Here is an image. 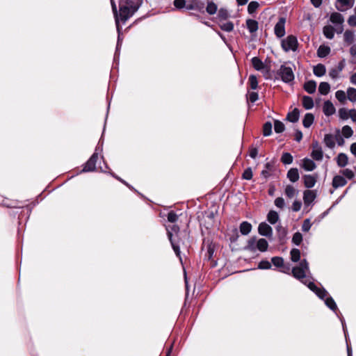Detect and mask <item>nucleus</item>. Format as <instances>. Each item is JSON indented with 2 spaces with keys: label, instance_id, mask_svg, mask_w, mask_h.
Returning a JSON list of instances; mask_svg holds the SVG:
<instances>
[{
  "label": "nucleus",
  "instance_id": "nucleus-1",
  "mask_svg": "<svg viewBox=\"0 0 356 356\" xmlns=\"http://www.w3.org/2000/svg\"><path fill=\"white\" fill-rule=\"evenodd\" d=\"M309 273V264L306 259L300 261V264L291 269V274L297 280L307 285L308 288L314 292L320 298H324L327 295V291L325 289L317 287L315 284L307 278V273Z\"/></svg>",
  "mask_w": 356,
  "mask_h": 356
},
{
  "label": "nucleus",
  "instance_id": "nucleus-2",
  "mask_svg": "<svg viewBox=\"0 0 356 356\" xmlns=\"http://www.w3.org/2000/svg\"><path fill=\"white\" fill-rule=\"evenodd\" d=\"M142 2L143 0H120L118 12L115 3L113 2L115 22H119L120 19L122 22L127 21L138 9Z\"/></svg>",
  "mask_w": 356,
  "mask_h": 356
},
{
  "label": "nucleus",
  "instance_id": "nucleus-3",
  "mask_svg": "<svg viewBox=\"0 0 356 356\" xmlns=\"http://www.w3.org/2000/svg\"><path fill=\"white\" fill-rule=\"evenodd\" d=\"M168 237L170 241L172 248L175 252L176 255L179 257L180 261H181V258L180 256V249L178 243L173 238V234H177L179 232V227L178 225H173L170 227H166Z\"/></svg>",
  "mask_w": 356,
  "mask_h": 356
},
{
  "label": "nucleus",
  "instance_id": "nucleus-4",
  "mask_svg": "<svg viewBox=\"0 0 356 356\" xmlns=\"http://www.w3.org/2000/svg\"><path fill=\"white\" fill-rule=\"evenodd\" d=\"M282 49L286 51H296L298 47V42L297 38L293 35H288L281 42Z\"/></svg>",
  "mask_w": 356,
  "mask_h": 356
},
{
  "label": "nucleus",
  "instance_id": "nucleus-5",
  "mask_svg": "<svg viewBox=\"0 0 356 356\" xmlns=\"http://www.w3.org/2000/svg\"><path fill=\"white\" fill-rule=\"evenodd\" d=\"M277 75L281 78L282 81L284 83H289L294 80V74L290 67L286 65H281L277 71Z\"/></svg>",
  "mask_w": 356,
  "mask_h": 356
},
{
  "label": "nucleus",
  "instance_id": "nucleus-6",
  "mask_svg": "<svg viewBox=\"0 0 356 356\" xmlns=\"http://www.w3.org/2000/svg\"><path fill=\"white\" fill-rule=\"evenodd\" d=\"M98 159L97 153L95 152L90 156V158L88 160V161L85 163L83 170L81 172H92L96 169V163Z\"/></svg>",
  "mask_w": 356,
  "mask_h": 356
},
{
  "label": "nucleus",
  "instance_id": "nucleus-7",
  "mask_svg": "<svg viewBox=\"0 0 356 356\" xmlns=\"http://www.w3.org/2000/svg\"><path fill=\"white\" fill-rule=\"evenodd\" d=\"M311 156L315 161H321L323 157V152L322 147L320 146L318 142H314L312 143V151Z\"/></svg>",
  "mask_w": 356,
  "mask_h": 356
},
{
  "label": "nucleus",
  "instance_id": "nucleus-8",
  "mask_svg": "<svg viewBox=\"0 0 356 356\" xmlns=\"http://www.w3.org/2000/svg\"><path fill=\"white\" fill-rule=\"evenodd\" d=\"M258 232L260 235L266 236L270 239L273 237V229L265 222H261L259 225Z\"/></svg>",
  "mask_w": 356,
  "mask_h": 356
},
{
  "label": "nucleus",
  "instance_id": "nucleus-9",
  "mask_svg": "<svg viewBox=\"0 0 356 356\" xmlns=\"http://www.w3.org/2000/svg\"><path fill=\"white\" fill-rule=\"evenodd\" d=\"M273 10L268 8H266L259 15V19L261 22H264V21H268V22L273 21L275 15L273 13Z\"/></svg>",
  "mask_w": 356,
  "mask_h": 356
},
{
  "label": "nucleus",
  "instance_id": "nucleus-10",
  "mask_svg": "<svg viewBox=\"0 0 356 356\" xmlns=\"http://www.w3.org/2000/svg\"><path fill=\"white\" fill-rule=\"evenodd\" d=\"M354 3V0H337L336 7L339 10L344 11L350 8Z\"/></svg>",
  "mask_w": 356,
  "mask_h": 356
},
{
  "label": "nucleus",
  "instance_id": "nucleus-11",
  "mask_svg": "<svg viewBox=\"0 0 356 356\" xmlns=\"http://www.w3.org/2000/svg\"><path fill=\"white\" fill-rule=\"evenodd\" d=\"M317 175H305L302 177L305 186L307 188H311L314 186L317 180Z\"/></svg>",
  "mask_w": 356,
  "mask_h": 356
},
{
  "label": "nucleus",
  "instance_id": "nucleus-12",
  "mask_svg": "<svg viewBox=\"0 0 356 356\" xmlns=\"http://www.w3.org/2000/svg\"><path fill=\"white\" fill-rule=\"evenodd\" d=\"M301 167L306 171H312L316 169V165L313 160L305 158L302 160Z\"/></svg>",
  "mask_w": 356,
  "mask_h": 356
},
{
  "label": "nucleus",
  "instance_id": "nucleus-13",
  "mask_svg": "<svg viewBox=\"0 0 356 356\" xmlns=\"http://www.w3.org/2000/svg\"><path fill=\"white\" fill-rule=\"evenodd\" d=\"M323 111L325 115L330 116L335 113L336 109L333 104L330 101L327 100L323 104Z\"/></svg>",
  "mask_w": 356,
  "mask_h": 356
},
{
  "label": "nucleus",
  "instance_id": "nucleus-14",
  "mask_svg": "<svg viewBox=\"0 0 356 356\" xmlns=\"http://www.w3.org/2000/svg\"><path fill=\"white\" fill-rule=\"evenodd\" d=\"M347 184L346 179L341 175H336L332 179V186L334 188L344 186Z\"/></svg>",
  "mask_w": 356,
  "mask_h": 356
},
{
  "label": "nucleus",
  "instance_id": "nucleus-15",
  "mask_svg": "<svg viewBox=\"0 0 356 356\" xmlns=\"http://www.w3.org/2000/svg\"><path fill=\"white\" fill-rule=\"evenodd\" d=\"M316 198V193L314 191L307 190L304 192L303 200L305 204H309Z\"/></svg>",
  "mask_w": 356,
  "mask_h": 356
},
{
  "label": "nucleus",
  "instance_id": "nucleus-16",
  "mask_svg": "<svg viewBox=\"0 0 356 356\" xmlns=\"http://www.w3.org/2000/svg\"><path fill=\"white\" fill-rule=\"evenodd\" d=\"M336 161H337V163L339 167L343 168L348 163V157L346 154L340 153L338 154L337 157L336 158Z\"/></svg>",
  "mask_w": 356,
  "mask_h": 356
},
{
  "label": "nucleus",
  "instance_id": "nucleus-17",
  "mask_svg": "<svg viewBox=\"0 0 356 356\" xmlns=\"http://www.w3.org/2000/svg\"><path fill=\"white\" fill-rule=\"evenodd\" d=\"M287 178L292 182L297 181L299 178V172L297 168H291L287 172Z\"/></svg>",
  "mask_w": 356,
  "mask_h": 356
},
{
  "label": "nucleus",
  "instance_id": "nucleus-18",
  "mask_svg": "<svg viewBox=\"0 0 356 356\" xmlns=\"http://www.w3.org/2000/svg\"><path fill=\"white\" fill-rule=\"evenodd\" d=\"M304 89L306 92L309 94H313L315 92L316 90V81L311 80L305 83Z\"/></svg>",
  "mask_w": 356,
  "mask_h": 356
},
{
  "label": "nucleus",
  "instance_id": "nucleus-19",
  "mask_svg": "<svg viewBox=\"0 0 356 356\" xmlns=\"http://www.w3.org/2000/svg\"><path fill=\"white\" fill-rule=\"evenodd\" d=\"M324 143L325 145L332 149L335 146V137L332 134H325L324 136Z\"/></svg>",
  "mask_w": 356,
  "mask_h": 356
},
{
  "label": "nucleus",
  "instance_id": "nucleus-20",
  "mask_svg": "<svg viewBox=\"0 0 356 356\" xmlns=\"http://www.w3.org/2000/svg\"><path fill=\"white\" fill-rule=\"evenodd\" d=\"M327 296V294L326 295ZM327 296H325L324 298H322L323 300L325 299V305L331 309L334 312H335L337 314V311H338V308H337V306L336 305V302H334V300H333V298L332 297H327L326 298Z\"/></svg>",
  "mask_w": 356,
  "mask_h": 356
},
{
  "label": "nucleus",
  "instance_id": "nucleus-21",
  "mask_svg": "<svg viewBox=\"0 0 356 356\" xmlns=\"http://www.w3.org/2000/svg\"><path fill=\"white\" fill-rule=\"evenodd\" d=\"M313 72L314 75L318 77L323 76L326 72L325 65L321 63L318 64L317 65L314 67Z\"/></svg>",
  "mask_w": 356,
  "mask_h": 356
},
{
  "label": "nucleus",
  "instance_id": "nucleus-22",
  "mask_svg": "<svg viewBox=\"0 0 356 356\" xmlns=\"http://www.w3.org/2000/svg\"><path fill=\"white\" fill-rule=\"evenodd\" d=\"M302 104L304 108L309 110L314 107L313 99L309 96H303L302 99Z\"/></svg>",
  "mask_w": 356,
  "mask_h": 356
},
{
  "label": "nucleus",
  "instance_id": "nucleus-23",
  "mask_svg": "<svg viewBox=\"0 0 356 356\" xmlns=\"http://www.w3.org/2000/svg\"><path fill=\"white\" fill-rule=\"evenodd\" d=\"M251 61L253 67L257 71L262 70L265 67L264 63L258 57H253Z\"/></svg>",
  "mask_w": 356,
  "mask_h": 356
},
{
  "label": "nucleus",
  "instance_id": "nucleus-24",
  "mask_svg": "<svg viewBox=\"0 0 356 356\" xmlns=\"http://www.w3.org/2000/svg\"><path fill=\"white\" fill-rule=\"evenodd\" d=\"M274 32L277 38L283 37L286 33L284 24H275Z\"/></svg>",
  "mask_w": 356,
  "mask_h": 356
},
{
  "label": "nucleus",
  "instance_id": "nucleus-25",
  "mask_svg": "<svg viewBox=\"0 0 356 356\" xmlns=\"http://www.w3.org/2000/svg\"><path fill=\"white\" fill-rule=\"evenodd\" d=\"M252 230V225L250 222L244 221L240 225V232L243 235L248 234Z\"/></svg>",
  "mask_w": 356,
  "mask_h": 356
},
{
  "label": "nucleus",
  "instance_id": "nucleus-26",
  "mask_svg": "<svg viewBox=\"0 0 356 356\" xmlns=\"http://www.w3.org/2000/svg\"><path fill=\"white\" fill-rule=\"evenodd\" d=\"M330 52V48L327 46L321 45L317 50V55L320 58H325Z\"/></svg>",
  "mask_w": 356,
  "mask_h": 356
},
{
  "label": "nucleus",
  "instance_id": "nucleus-27",
  "mask_svg": "<svg viewBox=\"0 0 356 356\" xmlns=\"http://www.w3.org/2000/svg\"><path fill=\"white\" fill-rule=\"evenodd\" d=\"M257 238L256 237H252L248 241L247 245L245 247V250L254 252L257 250Z\"/></svg>",
  "mask_w": 356,
  "mask_h": 356
},
{
  "label": "nucleus",
  "instance_id": "nucleus-28",
  "mask_svg": "<svg viewBox=\"0 0 356 356\" xmlns=\"http://www.w3.org/2000/svg\"><path fill=\"white\" fill-rule=\"evenodd\" d=\"M314 117L312 113H306L303 120V126L306 128H309L314 122Z\"/></svg>",
  "mask_w": 356,
  "mask_h": 356
},
{
  "label": "nucleus",
  "instance_id": "nucleus-29",
  "mask_svg": "<svg viewBox=\"0 0 356 356\" xmlns=\"http://www.w3.org/2000/svg\"><path fill=\"white\" fill-rule=\"evenodd\" d=\"M268 247V241L265 238H259L257 242V249L261 252H265Z\"/></svg>",
  "mask_w": 356,
  "mask_h": 356
},
{
  "label": "nucleus",
  "instance_id": "nucleus-30",
  "mask_svg": "<svg viewBox=\"0 0 356 356\" xmlns=\"http://www.w3.org/2000/svg\"><path fill=\"white\" fill-rule=\"evenodd\" d=\"M299 111L298 108H294L293 111L287 115V120L291 122H296L299 119Z\"/></svg>",
  "mask_w": 356,
  "mask_h": 356
},
{
  "label": "nucleus",
  "instance_id": "nucleus-31",
  "mask_svg": "<svg viewBox=\"0 0 356 356\" xmlns=\"http://www.w3.org/2000/svg\"><path fill=\"white\" fill-rule=\"evenodd\" d=\"M330 90V86L327 82H321L318 86V91L323 95H326Z\"/></svg>",
  "mask_w": 356,
  "mask_h": 356
},
{
  "label": "nucleus",
  "instance_id": "nucleus-32",
  "mask_svg": "<svg viewBox=\"0 0 356 356\" xmlns=\"http://www.w3.org/2000/svg\"><path fill=\"white\" fill-rule=\"evenodd\" d=\"M324 35L328 39H332L334 35V27L329 24L323 28Z\"/></svg>",
  "mask_w": 356,
  "mask_h": 356
},
{
  "label": "nucleus",
  "instance_id": "nucleus-33",
  "mask_svg": "<svg viewBox=\"0 0 356 356\" xmlns=\"http://www.w3.org/2000/svg\"><path fill=\"white\" fill-rule=\"evenodd\" d=\"M267 220L270 224L274 225L278 221L279 215L276 211H270L267 215Z\"/></svg>",
  "mask_w": 356,
  "mask_h": 356
},
{
  "label": "nucleus",
  "instance_id": "nucleus-34",
  "mask_svg": "<svg viewBox=\"0 0 356 356\" xmlns=\"http://www.w3.org/2000/svg\"><path fill=\"white\" fill-rule=\"evenodd\" d=\"M291 260L293 262H298L300 259V251L297 248H293L290 252Z\"/></svg>",
  "mask_w": 356,
  "mask_h": 356
},
{
  "label": "nucleus",
  "instance_id": "nucleus-35",
  "mask_svg": "<svg viewBox=\"0 0 356 356\" xmlns=\"http://www.w3.org/2000/svg\"><path fill=\"white\" fill-rule=\"evenodd\" d=\"M347 98L352 102H356V88L350 87L347 89Z\"/></svg>",
  "mask_w": 356,
  "mask_h": 356
},
{
  "label": "nucleus",
  "instance_id": "nucleus-36",
  "mask_svg": "<svg viewBox=\"0 0 356 356\" xmlns=\"http://www.w3.org/2000/svg\"><path fill=\"white\" fill-rule=\"evenodd\" d=\"M330 22H343L344 19L341 14L333 13L330 17Z\"/></svg>",
  "mask_w": 356,
  "mask_h": 356
},
{
  "label": "nucleus",
  "instance_id": "nucleus-37",
  "mask_svg": "<svg viewBox=\"0 0 356 356\" xmlns=\"http://www.w3.org/2000/svg\"><path fill=\"white\" fill-rule=\"evenodd\" d=\"M341 134L343 136L348 138L353 136V131L350 126L345 125L342 127Z\"/></svg>",
  "mask_w": 356,
  "mask_h": 356
},
{
  "label": "nucleus",
  "instance_id": "nucleus-38",
  "mask_svg": "<svg viewBox=\"0 0 356 356\" xmlns=\"http://www.w3.org/2000/svg\"><path fill=\"white\" fill-rule=\"evenodd\" d=\"M293 156L290 153L284 152L282 155L281 161L284 164H291L293 162Z\"/></svg>",
  "mask_w": 356,
  "mask_h": 356
},
{
  "label": "nucleus",
  "instance_id": "nucleus-39",
  "mask_svg": "<svg viewBox=\"0 0 356 356\" xmlns=\"http://www.w3.org/2000/svg\"><path fill=\"white\" fill-rule=\"evenodd\" d=\"M285 126L280 120H275L274 122V130L276 133H282L284 131Z\"/></svg>",
  "mask_w": 356,
  "mask_h": 356
},
{
  "label": "nucleus",
  "instance_id": "nucleus-40",
  "mask_svg": "<svg viewBox=\"0 0 356 356\" xmlns=\"http://www.w3.org/2000/svg\"><path fill=\"white\" fill-rule=\"evenodd\" d=\"M207 12L210 15H213L217 11V6L213 1L209 2L206 8Z\"/></svg>",
  "mask_w": 356,
  "mask_h": 356
},
{
  "label": "nucleus",
  "instance_id": "nucleus-41",
  "mask_svg": "<svg viewBox=\"0 0 356 356\" xmlns=\"http://www.w3.org/2000/svg\"><path fill=\"white\" fill-rule=\"evenodd\" d=\"M272 133V124L270 122H266L263 127V134L264 136H268Z\"/></svg>",
  "mask_w": 356,
  "mask_h": 356
},
{
  "label": "nucleus",
  "instance_id": "nucleus-42",
  "mask_svg": "<svg viewBox=\"0 0 356 356\" xmlns=\"http://www.w3.org/2000/svg\"><path fill=\"white\" fill-rule=\"evenodd\" d=\"M272 264L277 268H280L283 266L284 263V259L281 257H274L271 259Z\"/></svg>",
  "mask_w": 356,
  "mask_h": 356
},
{
  "label": "nucleus",
  "instance_id": "nucleus-43",
  "mask_svg": "<svg viewBox=\"0 0 356 356\" xmlns=\"http://www.w3.org/2000/svg\"><path fill=\"white\" fill-rule=\"evenodd\" d=\"M296 193V191L293 186H291V185L286 186V187L285 188V194L288 197L292 198L293 197H294Z\"/></svg>",
  "mask_w": 356,
  "mask_h": 356
},
{
  "label": "nucleus",
  "instance_id": "nucleus-44",
  "mask_svg": "<svg viewBox=\"0 0 356 356\" xmlns=\"http://www.w3.org/2000/svg\"><path fill=\"white\" fill-rule=\"evenodd\" d=\"M340 173L343 175V177H345L348 179H352L355 177L353 171L348 168L340 170Z\"/></svg>",
  "mask_w": 356,
  "mask_h": 356
},
{
  "label": "nucleus",
  "instance_id": "nucleus-45",
  "mask_svg": "<svg viewBox=\"0 0 356 356\" xmlns=\"http://www.w3.org/2000/svg\"><path fill=\"white\" fill-rule=\"evenodd\" d=\"M339 117L343 120H347L348 118H350V110L348 111L345 108H340L339 110Z\"/></svg>",
  "mask_w": 356,
  "mask_h": 356
},
{
  "label": "nucleus",
  "instance_id": "nucleus-46",
  "mask_svg": "<svg viewBox=\"0 0 356 356\" xmlns=\"http://www.w3.org/2000/svg\"><path fill=\"white\" fill-rule=\"evenodd\" d=\"M259 7V4L257 1H251L248 6V11L250 14L254 13L257 8Z\"/></svg>",
  "mask_w": 356,
  "mask_h": 356
},
{
  "label": "nucleus",
  "instance_id": "nucleus-47",
  "mask_svg": "<svg viewBox=\"0 0 356 356\" xmlns=\"http://www.w3.org/2000/svg\"><path fill=\"white\" fill-rule=\"evenodd\" d=\"M335 97L339 102L343 103L346 100L347 94L343 90H337L335 93Z\"/></svg>",
  "mask_w": 356,
  "mask_h": 356
},
{
  "label": "nucleus",
  "instance_id": "nucleus-48",
  "mask_svg": "<svg viewBox=\"0 0 356 356\" xmlns=\"http://www.w3.org/2000/svg\"><path fill=\"white\" fill-rule=\"evenodd\" d=\"M248 82L251 89L255 90L258 86V81L256 76L250 75L248 79Z\"/></svg>",
  "mask_w": 356,
  "mask_h": 356
},
{
  "label": "nucleus",
  "instance_id": "nucleus-49",
  "mask_svg": "<svg viewBox=\"0 0 356 356\" xmlns=\"http://www.w3.org/2000/svg\"><path fill=\"white\" fill-rule=\"evenodd\" d=\"M343 36L345 42L348 43H352L354 40V33L350 31H346Z\"/></svg>",
  "mask_w": 356,
  "mask_h": 356
},
{
  "label": "nucleus",
  "instance_id": "nucleus-50",
  "mask_svg": "<svg viewBox=\"0 0 356 356\" xmlns=\"http://www.w3.org/2000/svg\"><path fill=\"white\" fill-rule=\"evenodd\" d=\"M302 241V236L300 232H296L292 238V242L296 245H299Z\"/></svg>",
  "mask_w": 356,
  "mask_h": 356
},
{
  "label": "nucleus",
  "instance_id": "nucleus-51",
  "mask_svg": "<svg viewBox=\"0 0 356 356\" xmlns=\"http://www.w3.org/2000/svg\"><path fill=\"white\" fill-rule=\"evenodd\" d=\"M229 14L226 9L220 8L218 13V17L220 20H226L228 18Z\"/></svg>",
  "mask_w": 356,
  "mask_h": 356
},
{
  "label": "nucleus",
  "instance_id": "nucleus-52",
  "mask_svg": "<svg viewBox=\"0 0 356 356\" xmlns=\"http://www.w3.org/2000/svg\"><path fill=\"white\" fill-rule=\"evenodd\" d=\"M117 24V30L118 32V42H117V44H116L115 56L117 55L118 51H119V49L120 48L122 40L121 38V35H120V29H122V27L120 26V24Z\"/></svg>",
  "mask_w": 356,
  "mask_h": 356
},
{
  "label": "nucleus",
  "instance_id": "nucleus-53",
  "mask_svg": "<svg viewBox=\"0 0 356 356\" xmlns=\"http://www.w3.org/2000/svg\"><path fill=\"white\" fill-rule=\"evenodd\" d=\"M2 204L8 208H21L22 206L19 205L18 201H13L10 203H7L6 200H3Z\"/></svg>",
  "mask_w": 356,
  "mask_h": 356
},
{
  "label": "nucleus",
  "instance_id": "nucleus-54",
  "mask_svg": "<svg viewBox=\"0 0 356 356\" xmlns=\"http://www.w3.org/2000/svg\"><path fill=\"white\" fill-rule=\"evenodd\" d=\"M259 269H270L271 268V264L267 260H262L258 265Z\"/></svg>",
  "mask_w": 356,
  "mask_h": 356
},
{
  "label": "nucleus",
  "instance_id": "nucleus-55",
  "mask_svg": "<svg viewBox=\"0 0 356 356\" xmlns=\"http://www.w3.org/2000/svg\"><path fill=\"white\" fill-rule=\"evenodd\" d=\"M242 177L246 180H250L252 178V171L250 168H247L244 170Z\"/></svg>",
  "mask_w": 356,
  "mask_h": 356
},
{
  "label": "nucleus",
  "instance_id": "nucleus-56",
  "mask_svg": "<svg viewBox=\"0 0 356 356\" xmlns=\"http://www.w3.org/2000/svg\"><path fill=\"white\" fill-rule=\"evenodd\" d=\"M312 227V223L309 219H305L302 225V230L305 232H307Z\"/></svg>",
  "mask_w": 356,
  "mask_h": 356
},
{
  "label": "nucleus",
  "instance_id": "nucleus-57",
  "mask_svg": "<svg viewBox=\"0 0 356 356\" xmlns=\"http://www.w3.org/2000/svg\"><path fill=\"white\" fill-rule=\"evenodd\" d=\"M178 219V216L173 211L168 213V220L170 222H175Z\"/></svg>",
  "mask_w": 356,
  "mask_h": 356
},
{
  "label": "nucleus",
  "instance_id": "nucleus-58",
  "mask_svg": "<svg viewBox=\"0 0 356 356\" xmlns=\"http://www.w3.org/2000/svg\"><path fill=\"white\" fill-rule=\"evenodd\" d=\"M276 229L278 232L279 238H284L286 234V230L282 225H279L277 226Z\"/></svg>",
  "mask_w": 356,
  "mask_h": 356
},
{
  "label": "nucleus",
  "instance_id": "nucleus-59",
  "mask_svg": "<svg viewBox=\"0 0 356 356\" xmlns=\"http://www.w3.org/2000/svg\"><path fill=\"white\" fill-rule=\"evenodd\" d=\"M244 26L247 28L251 33L258 30V24H245Z\"/></svg>",
  "mask_w": 356,
  "mask_h": 356
},
{
  "label": "nucleus",
  "instance_id": "nucleus-60",
  "mask_svg": "<svg viewBox=\"0 0 356 356\" xmlns=\"http://www.w3.org/2000/svg\"><path fill=\"white\" fill-rule=\"evenodd\" d=\"M173 4L175 8L178 9H181L185 8L186 6V1L185 0H174Z\"/></svg>",
  "mask_w": 356,
  "mask_h": 356
},
{
  "label": "nucleus",
  "instance_id": "nucleus-61",
  "mask_svg": "<svg viewBox=\"0 0 356 356\" xmlns=\"http://www.w3.org/2000/svg\"><path fill=\"white\" fill-rule=\"evenodd\" d=\"M334 137H335V142H337L339 146L343 145L344 140L343 138V136L341 135L339 131H337Z\"/></svg>",
  "mask_w": 356,
  "mask_h": 356
},
{
  "label": "nucleus",
  "instance_id": "nucleus-62",
  "mask_svg": "<svg viewBox=\"0 0 356 356\" xmlns=\"http://www.w3.org/2000/svg\"><path fill=\"white\" fill-rule=\"evenodd\" d=\"M280 272L290 275L291 274V265L289 264H283V266L280 270Z\"/></svg>",
  "mask_w": 356,
  "mask_h": 356
},
{
  "label": "nucleus",
  "instance_id": "nucleus-63",
  "mask_svg": "<svg viewBox=\"0 0 356 356\" xmlns=\"http://www.w3.org/2000/svg\"><path fill=\"white\" fill-rule=\"evenodd\" d=\"M275 205L280 209L284 208L285 205L284 199L282 197H277L275 200Z\"/></svg>",
  "mask_w": 356,
  "mask_h": 356
},
{
  "label": "nucleus",
  "instance_id": "nucleus-64",
  "mask_svg": "<svg viewBox=\"0 0 356 356\" xmlns=\"http://www.w3.org/2000/svg\"><path fill=\"white\" fill-rule=\"evenodd\" d=\"M220 29L222 31L229 32L233 30L234 26L233 24H222V25L220 26Z\"/></svg>",
  "mask_w": 356,
  "mask_h": 356
}]
</instances>
